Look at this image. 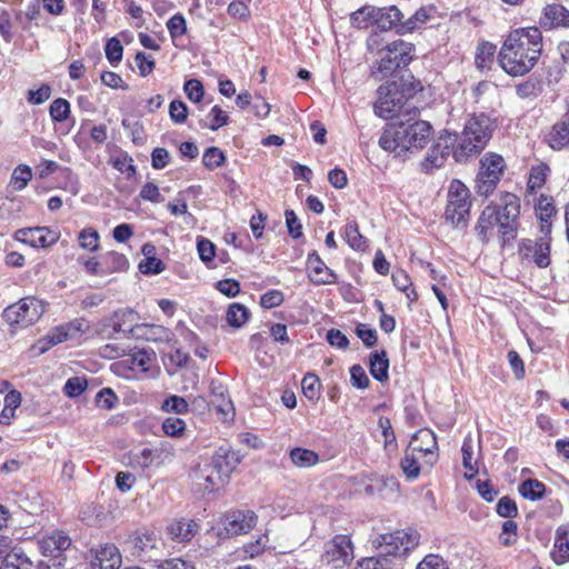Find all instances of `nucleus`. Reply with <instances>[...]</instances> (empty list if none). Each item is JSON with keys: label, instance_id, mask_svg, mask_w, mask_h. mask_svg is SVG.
<instances>
[{"label": "nucleus", "instance_id": "nucleus-1", "mask_svg": "<svg viewBox=\"0 0 569 569\" xmlns=\"http://www.w3.org/2000/svg\"><path fill=\"white\" fill-rule=\"evenodd\" d=\"M542 46V34L537 27L512 30L500 49L499 63L508 74L523 76L538 62Z\"/></svg>", "mask_w": 569, "mask_h": 569}, {"label": "nucleus", "instance_id": "nucleus-2", "mask_svg": "<svg viewBox=\"0 0 569 569\" xmlns=\"http://www.w3.org/2000/svg\"><path fill=\"white\" fill-rule=\"evenodd\" d=\"M417 114L416 107L406 109L405 114H399L406 119L390 124L379 138V146L397 154L425 148L430 141L432 127L428 121L415 120Z\"/></svg>", "mask_w": 569, "mask_h": 569}, {"label": "nucleus", "instance_id": "nucleus-3", "mask_svg": "<svg viewBox=\"0 0 569 569\" xmlns=\"http://www.w3.org/2000/svg\"><path fill=\"white\" fill-rule=\"evenodd\" d=\"M240 461L239 452L227 446L219 447L209 462L193 469L192 481L200 490L212 492L227 483Z\"/></svg>", "mask_w": 569, "mask_h": 569}, {"label": "nucleus", "instance_id": "nucleus-4", "mask_svg": "<svg viewBox=\"0 0 569 569\" xmlns=\"http://www.w3.org/2000/svg\"><path fill=\"white\" fill-rule=\"evenodd\" d=\"M495 121L485 113L473 114L465 123L463 131L458 136L453 157L458 162L480 153L495 131Z\"/></svg>", "mask_w": 569, "mask_h": 569}, {"label": "nucleus", "instance_id": "nucleus-5", "mask_svg": "<svg viewBox=\"0 0 569 569\" xmlns=\"http://www.w3.org/2000/svg\"><path fill=\"white\" fill-rule=\"evenodd\" d=\"M421 89L422 86L419 81L412 82L406 78L380 86L378 99L375 103L376 114L383 119L393 118L405 108L408 100Z\"/></svg>", "mask_w": 569, "mask_h": 569}, {"label": "nucleus", "instance_id": "nucleus-6", "mask_svg": "<svg viewBox=\"0 0 569 569\" xmlns=\"http://www.w3.org/2000/svg\"><path fill=\"white\" fill-rule=\"evenodd\" d=\"M437 449L438 443L435 433L428 429L419 430L413 436L400 461V467L406 477L408 479L419 477L420 465L418 460L421 457L426 458V463L432 466L437 461Z\"/></svg>", "mask_w": 569, "mask_h": 569}, {"label": "nucleus", "instance_id": "nucleus-7", "mask_svg": "<svg viewBox=\"0 0 569 569\" xmlns=\"http://www.w3.org/2000/svg\"><path fill=\"white\" fill-rule=\"evenodd\" d=\"M420 533L416 529H401L376 537L373 547L382 557L397 559L399 569L403 566V558L420 543Z\"/></svg>", "mask_w": 569, "mask_h": 569}, {"label": "nucleus", "instance_id": "nucleus-8", "mask_svg": "<svg viewBox=\"0 0 569 569\" xmlns=\"http://www.w3.org/2000/svg\"><path fill=\"white\" fill-rule=\"evenodd\" d=\"M44 310L43 301L34 297H26L8 306L2 312V319L12 331H16L36 323L42 317Z\"/></svg>", "mask_w": 569, "mask_h": 569}, {"label": "nucleus", "instance_id": "nucleus-9", "mask_svg": "<svg viewBox=\"0 0 569 569\" xmlns=\"http://www.w3.org/2000/svg\"><path fill=\"white\" fill-rule=\"evenodd\" d=\"M469 189L459 180H453L449 188L445 218L452 227L463 229L470 212Z\"/></svg>", "mask_w": 569, "mask_h": 569}, {"label": "nucleus", "instance_id": "nucleus-10", "mask_svg": "<svg viewBox=\"0 0 569 569\" xmlns=\"http://www.w3.org/2000/svg\"><path fill=\"white\" fill-rule=\"evenodd\" d=\"M38 545L41 553L49 558L47 562H42V566H46V569H62L66 561L63 552L71 546L70 537L57 529L44 535Z\"/></svg>", "mask_w": 569, "mask_h": 569}, {"label": "nucleus", "instance_id": "nucleus-11", "mask_svg": "<svg viewBox=\"0 0 569 569\" xmlns=\"http://www.w3.org/2000/svg\"><path fill=\"white\" fill-rule=\"evenodd\" d=\"M480 170L476 179V189L480 196L488 197L493 192L505 169V160L497 153H487L480 161Z\"/></svg>", "mask_w": 569, "mask_h": 569}, {"label": "nucleus", "instance_id": "nucleus-12", "mask_svg": "<svg viewBox=\"0 0 569 569\" xmlns=\"http://www.w3.org/2000/svg\"><path fill=\"white\" fill-rule=\"evenodd\" d=\"M497 208V219L500 233L503 238H513L518 228V217L520 214V200L513 193H505Z\"/></svg>", "mask_w": 569, "mask_h": 569}, {"label": "nucleus", "instance_id": "nucleus-13", "mask_svg": "<svg viewBox=\"0 0 569 569\" xmlns=\"http://www.w3.org/2000/svg\"><path fill=\"white\" fill-rule=\"evenodd\" d=\"M457 140V132L443 131L438 142L430 148L425 160L421 162L422 170L429 173L433 169L441 168L446 162L450 149L456 148Z\"/></svg>", "mask_w": 569, "mask_h": 569}, {"label": "nucleus", "instance_id": "nucleus-14", "mask_svg": "<svg viewBox=\"0 0 569 569\" xmlns=\"http://www.w3.org/2000/svg\"><path fill=\"white\" fill-rule=\"evenodd\" d=\"M353 546L346 535H338L326 545L323 560L335 568H341L353 560Z\"/></svg>", "mask_w": 569, "mask_h": 569}, {"label": "nucleus", "instance_id": "nucleus-15", "mask_svg": "<svg viewBox=\"0 0 569 569\" xmlns=\"http://www.w3.org/2000/svg\"><path fill=\"white\" fill-rule=\"evenodd\" d=\"M83 325L82 320H73L69 323L54 327L39 341L40 351L46 352L56 345L79 338L84 332Z\"/></svg>", "mask_w": 569, "mask_h": 569}, {"label": "nucleus", "instance_id": "nucleus-16", "mask_svg": "<svg viewBox=\"0 0 569 569\" xmlns=\"http://www.w3.org/2000/svg\"><path fill=\"white\" fill-rule=\"evenodd\" d=\"M257 520V515L251 510H232L222 517L221 522L228 536H239L252 530Z\"/></svg>", "mask_w": 569, "mask_h": 569}, {"label": "nucleus", "instance_id": "nucleus-17", "mask_svg": "<svg viewBox=\"0 0 569 569\" xmlns=\"http://www.w3.org/2000/svg\"><path fill=\"white\" fill-rule=\"evenodd\" d=\"M520 253L527 260L533 261L539 268L550 264V239L539 237L538 239H525L520 244Z\"/></svg>", "mask_w": 569, "mask_h": 569}, {"label": "nucleus", "instance_id": "nucleus-18", "mask_svg": "<svg viewBox=\"0 0 569 569\" xmlns=\"http://www.w3.org/2000/svg\"><path fill=\"white\" fill-rule=\"evenodd\" d=\"M14 238L33 248H48L58 241L59 233L47 227H33L17 230Z\"/></svg>", "mask_w": 569, "mask_h": 569}, {"label": "nucleus", "instance_id": "nucleus-19", "mask_svg": "<svg viewBox=\"0 0 569 569\" xmlns=\"http://www.w3.org/2000/svg\"><path fill=\"white\" fill-rule=\"evenodd\" d=\"M307 271L310 281L317 286L333 284L338 281L337 273L326 266L317 251H312L308 254Z\"/></svg>", "mask_w": 569, "mask_h": 569}, {"label": "nucleus", "instance_id": "nucleus-20", "mask_svg": "<svg viewBox=\"0 0 569 569\" xmlns=\"http://www.w3.org/2000/svg\"><path fill=\"white\" fill-rule=\"evenodd\" d=\"M122 562L121 555L114 545H104L96 551L91 561L93 569H119Z\"/></svg>", "mask_w": 569, "mask_h": 569}, {"label": "nucleus", "instance_id": "nucleus-21", "mask_svg": "<svg viewBox=\"0 0 569 569\" xmlns=\"http://www.w3.org/2000/svg\"><path fill=\"white\" fill-rule=\"evenodd\" d=\"M402 12L395 6L389 8H376L373 22L381 30H390L397 28L400 31L402 22Z\"/></svg>", "mask_w": 569, "mask_h": 569}, {"label": "nucleus", "instance_id": "nucleus-22", "mask_svg": "<svg viewBox=\"0 0 569 569\" xmlns=\"http://www.w3.org/2000/svg\"><path fill=\"white\" fill-rule=\"evenodd\" d=\"M412 44L403 40H396L388 43L383 49L379 51L380 54H385L396 62V66H407L411 61Z\"/></svg>", "mask_w": 569, "mask_h": 569}, {"label": "nucleus", "instance_id": "nucleus-23", "mask_svg": "<svg viewBox=\"0 0 569 569\" xmlns=\"http://www.w3.org/2000/svg\"><path fill=\"white\" fill-rule=\"evenodd\" d=\"M540 24L546 28L569 27V10L559 3L548 4L543 9Z\"/></svg>", "mask_w": 569, "mask_h": 569}, {"label": "nucleus", "instance_id": "nucleus-24", "mask_svg": "<svg viewBox=\"0 0 569 569\" xmlns=\"http://www.w3.org/2000/svg\"><path fill=\"white\" fill-rule=\"evenodd\" d=\"M128 543L131 546L133 556L150 557L149 552L157 547L158 538L153 532L150 531L136 532L132 537L129 538Z\"/></svg>", "mask_w": 569, "mask_h": 569}, {"label": "nucleus", "instance_id": "nucleus-25", "mask_svg": "<svg viewBox=\"0 0 569 569\" xmlns=\"http://www.w3.org/2000/svg\"><path fill=\"white\" fill-rule=\"evenodd\" d=\"M547 142L553 150L569 148V117L555 123L547 134Z\"/></svg>", "mask_w": 569, "mask_h": 569}, {"label": "nucleus", "instance_id": "nucleus-26", "mask_svg": "<svg viewBox=\"0 0 569 569\" xmlns=\"http://www.w3.org/2000/svg\"><path fill=\"white\" fill-rule=\"evenodd\" d=\"M198 523L190 519L173 521L168 526L171 538L178 542L190 541L198 531Z\"/></svg>", "mask_w": 569, "mask_h": 569}, {"label": "nucleus", "instance_id": "nucleus-27", "mask_svg": "<svg viewBox=\"0 0 569 569\" xmlns=\"http://www.w3.org/2000/svg\"><path fill=\"white\" fill-rule=\"evenodd\" d=\"M496 224H498L497 208L487 206L480 214L476 226V231L479 239L483 242H487Z\"/></svg>", "mask_w": 569, "mask_h": 569}, {"label": "nucleus", "instance_id": "nucleus-28", "mask_svg": "<svg viewBox=\"0 0 569 569\" xmlns=\"http://www.w3.org/2000/svg\"><path fill=\"white\" fill-rule=\"evenodd\" d=\"M369 367L370 373L376 380L380 382L388 380L389 360L385 351L371 353Z\"/></svg>", "mask_w": 569, "mask_h": 569}, {"label": "nucleus", "instance_id": "nucleus-29", "mask_svg": "<svg viewBox=\"0 0 569 569\" xmlns=\"http://www.w3.org/2000/svg\"><path fill=\"white\" fill-rule=\"evenodd\" d=\"M31 562L24 552L13 548L3 558L0 569H30Z\"/></svg>", "mask_w": 569, "mask_h": 569}, {"label": "nucleus", "instance_id": "nucleus-30", "mask_svg": "<svg viewBox=\"0 0 569 569\" xmlns=\"http://www.w3.org/2000/svg\"><path fill=\"white\" fill-rule=\"evenodd\" d=\"M150 361L151 353L146 350H138L128 355L119 365H123L132 371L146 372L149 369L148 365Z\"/></svg>", "mask_w": 569, "mask_h": 569}, {"label": "nucleus", "instance_id": "nucleus-31", "mask_svg": "<svg viewBox=\"0 0 569 569\" xmlns=\"http://www.w3.org/2000/svg\"><path fill=\"white\" fill-rule=\"evenodd\" d=\"M343 237L347 243L353 249L363 251L367 248V240L360 233L356 221H349L343 229Z\"/></svg>", "mask_w": 569, "mask_h": 569}, {"label": "nucleus", "instance_id": "nucleus-32", "mask_svg": "<svg viewBox=\"0 0 569 569\" xmlns=\"http://www.w3.org/2000/svg\"><path fill=\"white\" fill-rule=\"evenodd\" d=\"M356 569H399V562L397 559H389L378 553L377 557H370L359 561Z\"/></svg>", "mask_w": 569, "mask_h": 569}, {"label": "nucleus", "instance_id": "nucleus-33", "mask_svg": "<svg viewBox=\"0 0 569 569\" xmlns=\"http://www.w3.org/2000/svg\"><path fill=\"white\" fill-rule=\"evenodd\" d=\"M519 492L523 498L536 501L543 498L546 486L537 479H528L520 485Z\"/></svg>", "mask_w": 569, "mask_h": 569}, {"label": "nucleus", "instance_id": "nucleus-34", "mask_svg": "<svg viewBox=\"0 0 569 569\" xmlns=\"http://www.w3.org/2000/svg\"><path fill=\"white\" fill-rule=\"evenodd\" d=\"M290 459L295 466L299 468H308L318 462L319 456L309 449L295 448L290 451Z\"/></svg>", "mask_w": 569, "mask_h": 569}, {"label": "nucleus", "instance_id": "nucleus-35", "mask_svg": "<svg viewBox=\"0 0 569 569\" xmlns=\"http://www.w3.org/2000/svg\"><path fill=\"white\" fill-rule=\"evenodd\" d=\"M496 53V46L490 42H483L478 46L477 54L475 59V63L477 68L481 71L485 69H489L490 64L493 62Z\"/></svg>", "mask_w": 569, "mask_h": 569}, {"label": "nucleus", "instance_id": "nucleus-36", "mask_svg": "<svg viewBox=\"0 0 569 569\" xmlns=\"http://www.w3.org/2000/svg\"><path fill=\"white\" fill-rule=\"evenodd\" d=\"M227 322L233 328L242 327L249 319V310L241 303H232L227 310Z\"/></svg>", "mask_w": 569, "mask_h": 569}, {"label": "nucleus", "instance_id": "nucleus-37", "mask_svg": "<svg viewBox=\"0 0 569 569\" xmlns=\"http://www.w3.org/2000/svg\"><path fill=\"white\" fill-rule=\"evenodd\" d=\"M392 282L393 284L402 292L406 293L407 298L410 302H413L418 299V295L412 287L411 280L408 273L403 270H397L392 273Z\"/></svg>", "mask_w": 569, "mask_h": 569}, {"label": "nucleus", "instance_id": "nucleus-38", "mask_svg": "<svg viewBox=\"0 0 569 569\" xmlns=\"http://www.w3.org/2000/svg\"><path fill=\"white\" fill-rule=\"evenodd\" d=\"M549 172H550V168L546 163H540L538 166H533L530 169V173H529L528 189L530 191H536V190L542 188Z\"/></svg>", "mask_w": 569, "mask_h": 569}, {"label": "nucleus", "instance_id": "nucleus-39", "mask_svg": "<svg viewBox=\"0 0 569 569\" xmlns=\"http://www.w3.org/2000/svg\"><path fill=\"white\" fill-rule=\"evenodd\" d=\"M103 262L109 272H121L129 268V261L122 253L110 251L103 257Z\"/></svg>", "mask_w": 569, "mask_h": 569}, {"label": "nucleus", "instance_id": "nucleus-40", "mask_svg": "<svg viewBox=\"0 0 569 569\" xmlns=\"http://www.w3.org/2000/svg\"><path fill=\"white\" fill-rule=\"evenodd\" d=\"M207 118L209 121L203 122L202 127L209 128L213 131L228 124L229 120L228 113L223 111L219 106L212 107Z\"/></svg>", "mask_w": 569, "mask_h": 569}, {"label": "nucleus", "instance_id": "nucleus-41", "mask_svg": "<svg viewBox=\"0 0 569 569\" xmlns=\"http://www.w3.org/2000/svg\"><path fill=\"white\" fill-rule=\"evenodd\" d=\"M32 178L31 168L27 164H19L12 172L11 184L14 190L21 191Z\"/></svg>", "mask_w": 569, "mask_h": 569}, {"label": "nucleus", "instance_id": "nucleus-42", "mask_svg": "<svg viewBox=\"0 0 569 569\" xmlns=\"http://www.w3.org/2000/svg\"><path fill=\"white\" fill-rule=\"evenodd\" d=\"M100 236L93 228H86L78 236L79 246L89 251H97L99 248Z\"/></svg>", "mask_w": 569, "mask_h": 569}, {"label": "nucleus", "instance_id": "nucleus-43", "mask_svg": "<svg viewBox=\"0 0 569 569\" xmlns=\"http://www.w3.org/2000/svg\"><path fill=\"white\" fill-rule=\"evenodd\" d=\"M49 113L53 121L63 122L70 114V103L63 98H58L51 102Z\"/></svg>", "mask_w": 569, "mask_h": 569}, {"label": "nucleus", "instance_id": "nucleus-44", "mask_svg": "<svg viewBox=\"0 0 569 569\" xmlns=\"http://www.w3.org/2000/svg\"><path fill=\"white\" fill-rule=\"evenodd\" d=\"M224 160L226 157L223 152L217 147L208 148L202 156V163L209 170L219 168L220 166H222Z\"/></svg>", "mask_w": 569, "mask_h": 569}, {"label": "nucleus", "instance_id": "nucleus-45", "mask_svg": "<svg viewBox=\"0 0 569 569\" xmlns=\"http://www.w3.org/2000/svg\"><path fill=\"white\" fill-rule=\"evenodd\" d=\"M429 19V11L425 8L417 10L410 18H408L401 26L400 31L407 32L420 28Z\"/></svg>", "mask_w": 569, "mask_h": 569}, {"label": "nucleus", "instance_id": "nucleus-46", "mask_svg": "<svg viewBox=\"0 0 569 569\" xmlns=\"http://www.w3.org/2000/svg\"><path fill=\"white\" fill-rule=\"evenodd\" d=\"M375 12V7H362L361 9L355 11L350 17L352 26L359 29L367 28L369 21H373Z\"/></svg>", "mask_w": 569, "mask_h": 569}, {"label": "nucleus", "instance_id": "nucleus-47", "mask_svg": "<svg viewBox=\"0 0 569 569\" xmlns=\"http://www.w3.org/2000/svg\"><path fill=\"white\" fill-rule=\"evenodd\" d=\"M104 51L108 61L112 66H117L121 61L123 47L117 38H111L108 40Z\"/></svg>", "mask_w": 569, "mask_h": 569}, {"label": "nucleus", "instance_id": "nucleus-48", "mask_svg": "<svg viewBox=\"0 0 569 569\" xmlns=\"http://www.w3.org/2000/svg\"><path fill=\"white\" fill-rule=\"evenodd\" d=\"M162 430L169 437H180L186 430V422L177 417H169L162 422Z\"/></svg>", "mask_w": 569, "mask_h": 569}, {"label": "nucleus", "instance_id": "nucleus-49", "mask_svg": "<svg viewBox=\"0 0 569 569\" xmlns=\"http://www.w3.org/2000/svg\"><path fill=\"white\" fill-rule=\"evenodd\" d=\"M188 407L186 399L179 396H170L161 406L164 411L178 415L186 413L188 411Z\"/></svg>", "mask_w": 569, "mask_h": 569}, {"label": "nucleus", "instance_id": "nucleus-50", "mask_svg": "<svg viewBox=\"0 0 569 569\" xmlns=\"http://www.w3.org/2000/svg\"><path fill=\"white\" fill-rule=\"evenodd\" d=\"M167 28L172 39L183 36L187 31L184 17L180 13L172 16L167 22Z\"/></svg>", "mask_w": 569, "mask_h": 569}, {"label": "nucleus", "instance_id": "nucleus-51", "mask_svg": "<svg viewBox=\"0 0 569 569\" xmlns=\"http://www.w3.org/2000/svg\"><path fill=\"white\" fill-rule=\"evenodd\" d=\"M497 513L500 517L509 519L517 517L518 508L515 500L507 496L500 498V500L497 503Z\"/></svg>", "mask_w": 569, "mask_h": 569}, {"label": "nucleus", "instance_id": "nucleus-52", "mask_svg": "<svg viewBox=\"0 0 569 569\" xmlns=\"http://www.w3.org/2000/svg\"><path fill=\"white\" fill-rule=\"evenodd\" d=\"M117 401L118 397L110 388L100 390L96 396L97 406L104 410L112 409Z\"/></svg>", "mask_w": 569, "mask_h": 569}, {"label": "nucleus", "instance_id": "nucleus-53", "mask_svg": "<svg viewBox=\"0 0 569 569\" xmlns=\"http://www.w3.org/2000/svg\"><path fill=\"white\" fill-rule=\"evenodd\" d=\"M416 569H449L447 561L439 555H427Z\"/></svg>", "mask_w": 569, "mask_h": 569}, {"label": "nucleus", "instance_id": "nucleus-54", "mask_svg": "<svg viewBox=\"0 0 569 569\" xmlns=\"http://www.w3.org/2000/svg\"><path fill=\"white\" fill-rule=\"evenodd\" d=\"M183 90L189 100L193 102H199L204 93L202 83L197 79H190L186 81Z\"/></svg>", "mask_w": 569, "mask_h": 569}, {"label": "nucleus", "instance_id": "nucleus-55", "mask_svg": "<svg viewBox=\"0 0 569 569\" xmlns=\"http://www.w3.org/2000/svg\"><path fill=\"white\" fill-rule=\"evenodd\" d=\"M556 209L552 204L551 199L547 197H541L536 204V214L540 221L550 220L553 216Z\"/></svg>", "mask_w": 569, "mask_h": 569}, {"label": "nucleus", "instance_id": "nucleus-56", "mask_svg": "<svg viewBox=\"0 0 569 569\" xmlns=\"http://www.w3.org/2000/svg\"><path fill=\"white\" fill-rule=\"evenodd\" d=\"M319 387L320 381L316 375L308 373L303 377L301 381L302 391L305 396L309 399H315L317 397Z\"/></svg>", "mask_w": 569, "mask_h": 569}, {"label": "nucleus", "instance_id": "nucleus-57", "mask_svg": "<svg viewBox=\"0 0 569 569\" xmlns=\"http://www.w3.org/2000/svg\"><path fill=\"white\" fill-rule=\"evenodd\" d=\"M169 114L173 122L183 123L188 117V108L184 102L173 100L169 106Z\"/></svg>", "mask_w": 569, "mask_h": 569}, {"label": "nucleus", "instance_id": "nucleus-58", "mask_svg": "<svg viewBox=\"0 0 569 569\" xmlns=\"http://www.w3.org/2000/svg\"><path fill=\"white\" fill-rule=\"evenodd\" d=\"M350 380L353 387L366 389L369 386V378L360 365H355L350 369Z\"/></svg>", "mask_w": 569, "mask_h": 569}, {"label": "nucleus", "instance_id": "nucleus-59", "mask_svg": "<svg viewBox=\"0 0 569 569\" xmlns=\"http://www.w3.org/2000/svg\"><path fill=\"white\" fill-rule=\"evenodd\" d=\"M216 288L229 298L236 297L240 292V283L234 279H223L217 282Z\"/></svg>", "mask_w": 569, "mask_h": 569}, {"label": "nucleus", "instance_id": "nucleus-60", "mask_svg": "<svg viewBox=\"0 0 569 569\" xmlns=\"http://www.w3.org/2000/svg\"><path fill=\"white\" fill-rule=\"evenodd\" d=\"M197 250L200 259L206 263L212 261L216 254L214 244L208 239H200L197 243Z\"/></svg>", "mask_w": 569, "mask_h": 569}, {"label": "nucleus", "instance_id": "nucleus-61", "mask_svg": "<svg viewBox=\"0 0 569 569\" xmlns=\"http://www.w3.org/2000/svg\"><path fill=\"white\" fill-rule=\"evenodd\" d=\"M87 387V382L86 380L79 378V377H73V378H70L67 380L66 385H64V392L67 396L69 397H78L79 395H81L84 389Z\"/></svg>", "mask_w": 569, "mask_h": 569}, {"label": "nucleus", "instance_id": "nucleus-62", "mask_svg": "<svg viewBox=\"0 0 569 569\" xmlns=\"http://www.w3.org/2000/svg\"><path fill=\"white\" fill-rule=\"evenodd\" d=\"M283 302V295L279 290H270L263 293L260 298L261 307L271 309L280 306Z\"/></svg>", "mask_w": 569, "mask_h": 569}, {"label": "nucleus", "instance_id": "nucleus-63", "mask_svg": "<svg viewBox=\"0 0 569 569\" xmlns=\"http://www.w3.org/2000/svg\"><path fill=\"white\" fill-rule=\"evenodd\" d=\"M286 223L288 227L289 234L297 239L302 236V226L292 210H286Z\"/></svg>", "mask_w": 569, "mask_h": 569}, {"label": "nucleus", "instance_id": "nucleus-64", "mask_svg": "<svg viewBox=\"0 0 569 569\" xmlns=\"http://www.w3.org/2000/svg\"><path fill=\"white\" fill-rule=\"evenodd\" d=\"M551 558L557 565H562L569 561V540L555 542V551L551 552Z\"/></svg>", "mask_w": 569, "mask_h": 569}]
</instances>
